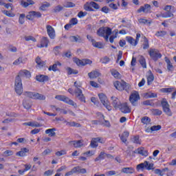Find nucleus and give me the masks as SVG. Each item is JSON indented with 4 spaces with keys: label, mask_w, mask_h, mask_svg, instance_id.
<instances>
[{
    "label": "nucleus",
    "mask_w": 176,
    "mask_h": 176,
    "mask_svg": "<svg viewBox=\"0 0 176 176\" xmlns=\"http://www.w3.org/2000/svg\"><path fill=\"white\" fill-rule=\"evenodd\" d=\"M31 77V72L27 69H22L19 71L18 75L15 78V83H14V90L15 93L18 96H21L23 94V91L24 89H23V82L21 81V78H30Z\"/></svg>",
    "instance_id": "f257e3e1"
},
{
    "label": "nucleus",
    "mask_w": 176,
    "mask_h": 176,
    "mask_svg": "<svg viewBox=\"0 0 176 176\" xmlns=\"http://www.w3.org/2000/svg\"><path fill=\"white\" fill-rule=\"evenodd\" d=\"M75 89V96L81 102H86V98L83 95V91H82V82L80 81H76L74 83Z\"/></svg>",
    "instance_id": "f03ea898"
},
{
    "label": "nucleus",
    "mask_w": 176,
    "mask_h": 176,
    "mask_svg": "<svg viewBox=\"0 0 176 176\" xmlns=\"http://www.w3.org/2000/svg\"><path fill=\"white\" fill-rule=\"evenodd\" d=\"M112 34V28L109 27H101L97 30V35L104 38L106 42L109 40V36Z\"/></svg>",
    "instance_id": "7ed1b4c3"
},
{
    "label": "nucleus",
    "mask_w": 176,
    "mask_h": 176,
    "mask_svg": "<svg viewBox=\"0 0 176 176\" xmlns=\"http://www.w3.org/2000/svg\"><path fill=\"white\" fill-rule=\"evenodd\" d=\"M23 96L32 100H39L40 101H45L46 100V96L37 92L25 91Z\"/></svg>",
    "instance_id": "20e7f679"
},
{
    "label": "nucleus",
    "mask_w": 176,
    "mask_h": 176,
    "mask_svg": "<svg viewBox=\"0 0 176 176\" xmlns=\"http://www.w3.org/2000/svg\"><path fill=\"white\" fill-rule=\"evenodd\" d=\"M83 8L86 12H96L99 10L100 5L94 1H90L85 3Z\"/></svg>",
    "instance_id": "39448f33"
},
{
    "label": "nucleus",
    "mask_w": 176,
    "mask_h": 176,
    "mask_svg": "<svg viewBox=\"0 0 176 176\" xmlns=\"http://www.w3.org/2000/svg\"><path fill=\"white\" fill-rule=\"evenodd\" d=\"M148 55L151 60L155 62L163 57V55L162 53H160V51L156 48H150L148 50Z\"/></svg>",
    "instance_id": "423d86ee"
},
{
    "label": "nucleus",
    "mask_w": 176,
    "mask_h": 176,
    "mask_svg": "<svg viewBox=\"0 0 176 176\" xmlns=\"http://www.w3.org/2000/svg\"><path fill=\"white\" fill-rule=\"evenodd\" d=\"M153 170V164L148 162V161H144L143 163L139 164L136 166L137 171H144V170Z\"/></svg>",
    "instance_id": "0eeeda50"
},
{
    "label": "nucleus",
    "mask_w": 176,
    "mask_h": 176,
    "mask_svg": "<svg viewBox=\"0 0 176 176\" xmlns=\"http://www.w3.org/2000/svg\"><path fill=\"white\" fill-rule=\"evenodd\" d=\"M98 97L100 100V102L104 105V107L107 109V111H112V106H111V103L108 100V98L104 94H99Z\"/></svg>",
    "instance_id": "6e6552de"
},
{
    "label": "nucleus",
    "mask_w": 176,
    "mask_h": 176,
    "mask_svg": "<svg viewBox=\"0 0 176 176\" xmlns=\"http://www.w3.org/2000/svg\"><path fill=\"white\" fill-rule=\"evenodd\" d=\"M86 173H87V170H86V168H80V166H75L70 171L67 172L65 174V176H71L76 173L86 174Z\"/></svg>",
    "instance_id": "1a4fd4ad"
},
{
    "label": "nucleus",
    "mask_w": 176,
    "mask_h": 176,
    "mask_svg": "<svg viewBox=\"0 0 176 176\" xmlns=\"http://www.w3.org/2000/svg\"><path fill=\"white\" fill-rule=\"evenodd\" d=\"M140 99V94L137 91L131 94L129 96V101L133 107H137V105H138V100Z\"/></svg>",
    "instance_id": "9d476101"
},
{
    "label": "nucleus",
    "mask_w": 176,
    "mask_h": 176,
    "mask_svg": "<svg viewBox=\"0 0 176 176\" xmlns=\"http://www.w3.org/2000/svg\"><path fill=\"white\" fill-rule=\"evenodd\" d=\"M56 100L58 101H63V102H65V104H68L69 105H72V107H76V103L74 102V100L69 99V98L63 96V95H57L55 96Z\"/></svg>",
    "instance_id": "9b49d317"
},
{
    "label": "nucleus",
    "mask_w": 176,
    "mask_h": 176,
    "mask_svg": "<svg viewBox=\"0 0 176 176\" xmlns=\"http://www.w3.org/2000/svg\"><path fill=\"white\" fill-rule=\"evenodd\" d=\"M161 105L164 113H166L167 116H173V112H171V109H170V104L166 98H164L161 101Z\"/></svg>",
    "instance_id": "f8f14e48"
},
{
    "label": "nucleus",
    "mask_w": 176,
    "mask_h": 176,
    "mask_svg": "<svg viewBox=\"0 0 176 176\" xmlns=\"http://www.w3.org/2000/svg\"><path fill=\"white\" fill-rule=\"evenodd\" d=\"M41 17H42V13L36 11H30L26 16V19H28V20H32L34 19H41Z\"/></svg>",
    "instance_id": "ddd939ff"
},
{
    "label": "nucleus",
    "mask_w": 176,
    "mask_h": 176,
    "mask_svg": "<svg viewBox=\"0 0 176 176\" xmlns=\"http://www.w3.org/2000/svg\"><path fill=\"white\" fill-rule=\"evenodd\" d=\"M73 61L76 63L77 65H80L81 67H85V65H87V64H91V60L89 59H84L80 60L78 58H73Z\"/></svg>",
    "instance_id": "4468645a"
},
{
    "label": "nucleus",
    "mask_w": 176,
    "mask_h": 176,
    "mask_svg": "<svg viewBox=\"0 0 176 176\" xmlns=\"http://www.w3.org/2000/svg\"><path fill=\"white\" fill-rule=\"evenodd\" d=\"M47 34L50 39H54L56 38V31L54 28L50 25L46 26Z\"/></svg>",
    "instance_id": "2eb2a0df"
},
{
    "label": "nucleus",
    "mask_w": 176,
    "mask_h": 176,
    "mask_svg": "<svg viewBox=\"0 0 176 176\" xmlns=\"http://www.w3.org/2000/svg\"><path fill=\"white\" fill-rule=\"evenodd\" d=\"M119 109L121 112H122V113H130V112H131V108H130L127 102L121 104Z\"/></svg>",
    "instance_id": "dca6fc26"
},
{
    "label": "nucleus",
    "mask_w": 176,
    "mask_h": 176,
    "mask_svg": "<svg viewBox=\"0 0 176 176\" xmlns=\"http://www.w3.org/2000/svg\"><path fill=\"white\" fill-rule=\"evenodd\" d=\"M49 43H50L49 38L47 37H43L40 41V44L37 45V47H47Z\"/></svg>",
    "instance_id": "f3484780"
},
{
    "label": "nucleus",
    "mask_w": 176,
    "mask_h": 176,
    "mask_svg": "<svg viewBox=\"0 0 176 176\" xmlns=\"http://www.w3.org/2000/svg\"><path fill=\"white\" fill-rule=\"evenodd\" d=\"M151 5L149 4H144V6H141L138 10V13H141L143 12V13H151Z\"/></svg>",
    "instance_id": "a211bd4d"
},
{
    "label": "nucleus",
    "mask_w": 176,
    "mask_h": 176,
    "mask_svg": "<svg viewBox=\"0 0 176 176\" xmlns=\"http://www.w3.org/2000/svg\"><path fill=\"white\" fill-rule=\"evenodd\" d=\"M62 64L60 63V61H56L55 63L52 65H50L48 67V71H53V72H57V71H60V69H58V67H61Z\"/></svg>",
    "instance_id": "6ab92c4d"
},
{
    "label": "nucleus",
    "mask_w": 176,
    "mask_h": 176,
    "mask_svg": "<svg viewBox=\"0 0 176 176\" xmlns=\"http://www.w3.org/2000/svg\"><path fill=\"white\" fill-rule=\"evenodd\" d=\"M69 144L73 145L74 148H82V146H83V140H72L69 142Z\"/></svg>",
    "instance_id": "aec40b11"
},
{
    "label": "nucleus",
    "mask_w": 176,
    "mask_h": 176,
    "mask_svg": "<svg viewBox=\"0 0 176 176\" xmlns=\"http://www.w3.org/2000/svg\"><path fill=\"white\" fill-rule=\"evenodd\" d=\"M36 80L40 82V83H43L49 80V76L43 74H40L36 76Z\"/></svg>",
    "instance_id": "412c9836"
},
{
    "label": "nucleus",
    "mask_w": 176,
    "mask_h": 176,
    "mask_svg": "<svg viewBox=\"0 0 176 176\" xmlns=\"http://www.w3.org/2000/svg\"><path fill=\"white\" fill-rule=\"evenodd\" d=\"M112 100V105L116 109H118V108H120V106L122 105V103H120V100H119V98L112 96L111 97Z\"/></svg>",
    "instance_id": "4be33fe9"
},
{
    "label": "nucleus",
    "mask_w": 176,
    "mask_h": 176,
    "mask_svg": "<svg viewBox=\"0 0 176 176\" xmlns=\"http://www.w3.org/2000/svg\"><path fill=\"white\" fill-rule=\"evenodd\" d=\"M165 62L166 63V68L168 69V72H173L175 67L173 63H171V60H170L168 58L165 57Z\"/></svg>",
    "instance_id": "5701e85b"
},
{
    "label": "nucleus",
    "mask_w": 176,
    "mask_h": 176,
    "mask_svg": "<svg viewBox=\"0 0 176 176\" xmlns=\"http://www.w3.org/2000/svg\"><path fill=\"white\" fill-rule=\"evenodd\" d=\"M113 85L116 89L119 91H123V90L126 89V85L119 81L114 82Z\"/></svg>",
    "instance_id": "b1692460"
},
{
    "label": "nucleus",
    "mask_w": 176,
    "mask_h": 176,
    "mask_svg": "<svg viewBox=\"0 0 176 176\" xmlns=\"http://www.w3.org/2000/svg\"><path fill=\"white\" fill-rule=\"evenodd\" d=\"M138 153L141 155V156H144V157H146L149 156V152L148 150L145 149L144 147H140L138 148Z\"/></svg>",
    "instance_id": "393cba45"
},
{
    "label": "nucleus",
    "mask_w": 176,
    "mask_h": 176,
    "mask_svg": "<svg viewBox=\"0 0 176 176\" xmlns=\"http://www.w3.org/2000/svg\"><path fill=\"white\" fill-rule=\"evenodd\" d=\"M30 5H35V1L33 0H21V6L23 8H28Z\"/></svg>",
    "instance_id": "a878e982"
},
{
    "label": "nucleus",
    "mask_w": 176,
    "mask_h": 176,
    "mask_svg": "<svg viewBox=\"0 0 176 176\" xmlns=\"http://www.w3.org/2000/svg\"><path fill=\"white\" fill-rule=\"evenodd\" d=\"M148 76H147V86H151L152 83H153V80H155V76L153 75V73H152V71H148Z\"/></svg>",
    "instance_id": "bb28decb"
},
{
    "label": "nucleus",
    "mask_w": 176,
    "mask_h": 176,
    "mask_svg": "<svg viewBox=\"0 0 176 176\" xmlns=\"http://www.w3.org/2000/svg\"><path fill=\"white\" fill-rule=\"evenodd\" d=\"M30 152V150L27 148H22L20 151L16 153V156H20L21 157H24L27 156V153Z\"/></svg>",
    "instance_id": "cd10ccee"
},
{
    "label": "nucleus",
    "mask_w": 176,
    "mask_h": 176,
    "mask_svg": "<svg viewBox=\"0 0 176 176\" xmlns=\"http://www.w3.org/2000/svg\"><path fill=\"white\" fill-rule=\"evenodd\" d=\"M23 167H25L24 169L18 170V173L20 174V175H24V173H26V171H30L32 166L31 164H23Z\"/></svg>",
    "instance_id": "c85d7f7f"
},
{
    "label": "nucleus",
    "mask_w": 176,
    "mask_h": 176,
    "mask_svg": "<svg viewBox=\"0 0 176 176\" xmlns=\"http://www.w3.org/2000/svg\"><path fill=\"white\" fill-rule=\"evenodd\" d=\"M101 74L98 71H92L88 73V76L90 79H96L100 76Z\"/></svg>",
    "instance_id": "c756f323"
},
{
    "label": "nucleus",
    "mask_w": 176,
    "mask_h": 176,
    "mask_svg": "<svg viewBox=\"0 0 176 176\" xmlns=\"http://www.w3.org/2000/svg\"><path fill=\"white\" fill-rule=\"evenodd\" d=\"M129 135H130V133L129 131H124L121 136H120V138L122 142L126 144V142H127V138H129Z\"/></svg>",
    "instance_id": "7c9ffc66"
},
{
    "label": "nucleus",
    "mask_w": 176,
    "mask_h": 176,
    "mask_svg": "<svg viewBox=\"0 0 176 176\" xmlns=\"http://www.w3.org/2000/svg\"><path fill=\"white\" fill-rule=\"evenodd\" d=\"M121 171L124 173V174H134L135 170L133 167H126L122 168Z\"/></svg>",
    "instance_id": "2f4dec72"
},
{
    "label": "nucleus",
    "mask_w": 176,
    "mask_h": 176,
    "mask_svg": "<svg viewBox=\"0 0 176 176\" xmlns=\"http://www.w3.org/2000/svg\"><path fill=\"white\" fill-rule=\"evenodd\" d=\"M35 61L37 63L38 68H43V67L46 65V61L42 60L39 56L36 57Z\"/></svg>",
    "instance_id": "473e14b6"
},
{
    "label": "nucleus",
    "mask_w": 176,
    "mask_h": 176,
    "mask_svg": "<svg viewBox=\"0 0 176 176\" xmlns=\"http://www.w3.org/2000/svg\"><path fill=\"white\" fill-rule=\"evenodd\" d=\"M64 123H65L66 126H69V127H82L80 124L75 122H68L65 120Z\"/></svg>",
    "instance_id": "72a5a7b5"
},
{
    "label": "nucleus",
    "mask_w": 176,
    "mask_h": 176,
    "mask_svg": "<svg viewBox=\"0 0 176 176\" xmlns=\"http://www.w3.org/2000/svg\"><path fill=\"white\" fill-rule=\"evenodd\" d=\"M98 141H100V139L96 138H92V140H91V143L89 144L91 148H97L98 146Z\"/></svg>",
    "instance_id": "f704fd0d"
},
{
    "label": "nucleus",
    "mask_w": 176,
    "mask_h": 176,
    "mask_svg": "<svg viewBox=\"0 0 176 176\" xmlns=\"http://www.w3.org/2000/svg\"><path fill=\"white\" fill-rule=\"evenodd\" d=\"M70 41L72 42H78L79 43H82V38H80V36H71L69 37Z\"/></svg>",
    "instance_id": "c9c22d12"
},
{
    "label": "nucleus",
    "mask_w": 176,
    "mask_h": 176,
    "mask_svg": "<svg viewBox=\"0 0 176 176\" xmlns=\"http://www.w3.org/2000/svg\"><path fill=\"white\" fill-rule=\"evenodd\" d=\"M141 123H142V124H146V126H148V124H151V118L148 116H144L142 118Z\"/></svg>",
    "instance_id": "e433bc0d"
},
{
    "label": "nucleus",
    "mask_w": 176,
    "mask_h": 176,
    "mask_svg": "<svg viewBox=\"0 0 176 176\" xmlns=\"http://www.w3.org/2000/svg\"><path fill=\"white\" fill-rule=\"evenodd\" d=\"M143 39H144V43L142 44L143 50H146L149 47V40H148V38H146V36H144Z\"/></svg>",
    "instance_id": "4c0bfd02"
},
{
    "label": "nucleus",
    "mask_w": 176,
    "mask_h": 176,
    "mask_svg": "<svg viewBox=\"0 0 176 176\" xmlns=\"http://www.w3.org/2000/svg\"><path fill=\"white\" fill-rule=\"evenodd\" d=\"M106 153L104 151L100 152V153L98 155V156L95 158L94 162H100V160H104L106 157Z\"/></svg>",
    "instance_id": "58836bf2"
},
{
    "label": "nucleus",
    "mask_w": 176,
    "mask_h": 176,
    "mask_svg": "<svg viewBox=\"0 0 176 176\" xmlns=\"http://www.w3.org/2000/svg\"><path fill=\"white\" fill-rule=\"evenodd\" d=\"M151 112L154 116H160L163 113V111L159 109H152Z\"/></svg>",
    "instance_id": "ea45409f"
},
{
    "label": "nucleus",
    "mask_w": 176,
    "mask_h": 176,
    "mask_svg": "<svg viewBox=\"0 0 176 176\" xmlns=\"http://www.w3.org/2000/svg\"><path fill=\"white\" fill-rule=\"evenodd\" d=\"M56 129L52 128V129H49L45 130V134H49L50 137H55L56 135Z\"/></svg>",
    "instance_id": "a19ab883"
},
{
    "label": "nucleus",
    "mask_w": 176,
    "mask_h": 176,
    "mask_svg": "<svg viewBox=\"0 0 176 176\" xmlns=\"http://www.w3.org/2000/svg\"><path fill=\"white\" fill-rule=\"evenodd\" d=\"M126 42H128V43H130L131 46H137V45H135V39L132 36H126Z\"/></svg>",
    "instance_id": "79ce46f5"
},
{
    "label": "nucleus",
    "mask_w": 176,
    "mask_h": 176,
    "mask_svg": "<svg viewBox=\"0 0 176 176\" xmlns=\"http://www.w3.org/2000/svg\"><path fill=\"white\" fill-rule=\"evenodd\" d=\"M67 71L68 75H78V74H79V71L74 69L71 67H67Z\"/></svg>",
    "instance_id": "37998d69"
},
{
    "label": "nucleus",
    "mask_w": 176,
    "mask_h": 176,
    "mask_svg": "<svg viewBox=\"0 0 176 176\" xmlns=\"http://www.w3.org/2000/svg\"><path fill=\"white\" fill-rule=\"evenodd\" d=\"M23 106L25 109H31V107H32V103L27 100H23Z\"/></svg>",
    "instance_id": "c03bdc74"
},
{
    "label": "nucleus",
    "mask_w": 176,
    "mask_h": 176,
    "mask_svg": "<svg viewBox=\"0 0 176 176\" xmlns=\"http://www.w3.org/2000/svg\"><path fill=\"white\" fill-rule=\"evenodd\" d=\"M138 21L140 24H152V22L149 20L142 18L138 19Z\"/></svg>",
    "instance_id": "a18cd8bd"
},
{
    "label": "nucleus",
    "mask_w": 176,
    "mask_h": 176,
    "mask_svg": "<svg viewBox=\"0 0 176 176\" xmlns=\"http://www.w3.org/2000/svg\"><path fill=\"white\" fill-rule=\"evenodd\" d=\"M111 75H113V76L116 78V79H120V73H119L118 70H111Z\"/></svg>",
    "instance_id": "49530a36"
},
{
    "label": "nucleus",
    "mask_w": 176,
    "mask_h": 176,
    "mask_svg": "<svg viewBox=\"0 0 176 176\" xmlns=\"http://www.w3.org/2000/svg\"><path fill=\"white\" fill-rule=\"evenodd\" d=\"M92 45L94 47H97L98 49H102L104 47V45H102V43L100 42L94 41L92 43Z\"/></svg>",
    "instance_id": "de8ad7c7"
},
{
    "label": "nucleus",
    "mask_w": 176,
    "mask_h": 176,
    "mask_svg": "<svg viewBox=\"0 0 176 176\" xmlns=\"http://www.w3.org/2000/svg\"><path fill=\"white\" fill-rule=\"evenodd\" d=\"M143 105H146L149 107H155V103L153 100H147L143 102Z\"/></svg>",
    "instance_id": "09e8293b"
},
{
    "label": "nucleus",
    "mask_w": 176,
    "mask_h": 176,
    "mask_svg": "<svg viewBox=\"0 0 176 176\" xmlns=\"http://www.w3.org/2000/svg\"><path fill=\"white\" fill-rule=\"evenodd\" d=\"M165 35H167V32L164 30L158 31L155 33V36L157 37H163L165 36Z\"/></svg>",
    "instance_id": "8fccbe9b"
},
{
    "label": "nucleus",
    "mask_w": 176,
    "mask_h": 176,
    "mask_svg": "<svg viewBox=\"0 0 176 176\" xmlns=\"http://www.w3.org/2000/svg\"><path fill=\"white\" fill-rule=\"evenodd\" d=\"M140 64L143 68H146V60L144 56H142L139 60Z\"/></svg>",
    "instance_id": "3c124183"
},
{
    "label": "nucleus",
    "mask_w": 176,
    "mask_h": 176,
    "mask_svg": "<svg viewBox=\"0 0 176 176\" xmlns=\"http://www.w3.org/2000/svg\"><path fill=\"white\" fill-rule=\"evenodd\" d=\"M162 17L164 19H168L170 17H174V14H173L171 12H166L162 14Z\"/></svg>",
    "instance_id": "603ef678"
},
{
    "label": "nucleus",
    "mask_w": 176,
    "mask_h": 176,
    "mask_svg": "<svg viewBox=\"0 0 176 176\" xmlns=\"http://www.w3.org/2000/svg\"><path fill=\"white\" fill-rule=\"evenodd\" d=\"M25 19V14H21L19 19V24H21V25L24 24Z\"/></svg>",
    "instance_id": "864d4df0"
},
{
    "label": "nucleus",
    "mask_w": 176,
    "mask_h": 176,
    "mask_svg": "<svg viewBox=\"0 0 176 176\" xmlns=\"http://www.w3.org/2000/svg\"><path fill=\"white\" fill-rule=\"evenodd\" d=\"M145 96L147 98H156L157 97V94L155 93H146Z\"/></svg>",
    "instance_id": "5fc2aeb1"
},
{
    "label": "nucleus",
    "mask_w": 176,
    "mask_h": 176,
    "mask_svg": "<svg viewBox=\"0 0 176 176\" xmlns=\"http://www.w3.org/2000/svg\"><path fill=\"white\" fill-rule=\"evenodd\" d=\"M25 40L26 42H30V41H32V42H36V38L32 36H25Z\"/></svg>",
    "instance_id": "6e6d98bb"
},
{
    "label": "nucleus",
    "mask_w": 176,
    "mask_h": 176,
    "mask_svg": "<svg viewBox=\"0 0 176 176\" xmlns=\"http://www.w3.org/2000/svg\"><path fill=\"white\" fill-rule=\"evenodd\" d=\"M3 156L5 157H8V156H13V151L11 150H6L3 153Z\"/></svg>",
    "instance_id": "4d7b16f0"
},
{
    "label": "nucleus",
    "mask_w": 176,
    "mask_h": 176,
    "mask_svg": "<svg viewBox=\"0 0 176 176\" xmlns=\"http://www.w3.org/2000/svg\"><path fill=\"white\" fill-rule=\"evenodd\" d=\"M3 13L6 16H8V17H14V16H16V14H13L12 12L8 10H4L3 11Z\"/></svg>",
    "instance_id": "13d9d810"
},
{
    "label": "nucleus",
    "mask_w": 176,
    "mask_h": 176,
    "mask_svg": "<svg viewBox=\"0 0 176 176\" xmlns=\"http://www.w3.org/2000/svg\"><path fill=\"white\" fill-rule=\"evenodd\" d=\"M132 141H133V144H141V142L140 141V136L139 135L133 136V138H132Z\"/></svg>",
    "instance_id": "bf43d9fd"
},
{
    "label": "nucleus",
    "mask_w": 176,
    "mask_h": 176,
    "mask_svg": "<svg viewBox=\"0 0 176 176\" xmlns=\"http://www.w3.org/2000/svg\"><path fill=\"white\" fill-rule=\"evenodd\" d=\"M84 156H94L96 155V151H86L85 153H83Z\"/></svg>",
    "instance_id": "052dcab7"
},
{
    "label": "nucleus",
    "mask_w": 176,
    "mask_h": 176,
    "mask_svg": "<svg viewBox=\"0 0 176 176\" xmlns=\"http://www.w3.org/2000/svg\"><path fill=\"white\" fill-rule=\"evenodd\" d=\"M50 6V3L46 2L45 4H43V5H41V6H40L39 10H40L45 11V10H46V8H49Z\"/></svg>",
    "instance_id": "680f3d73"
},
{
    "label": "nucleus",
    "mask_w": 176,
    "mask_h": 176,
    "mask_svg": "<svg viewBox=\"0 0 176 176\" xmlns=\"http://www.w3.org/2000/svg\"><path fill=\"white\" fill-rule=\"evenodd\" d=\"M69 23L73 27V25H76L78 24V19L76 18H72Z\"/></svg>",
    "instance_id": "e2e57ef3"
},
{
    "label": "nucleus",
    "mask_w": 176,
    "mask_h": 176,
    "mask_svg": "<svg viewBox=\"0 0 176 176\" xmlns=\"http://www.w3.org/2000/svg\"><path fill=\"white\" fill-rule=\"evenodd\" d=\"M118 32H116L115 35L110 36V37H109L110 43H113V41H115V39H116V38H118Z\"/></svg>",
    "instance_id": "0e129e2a"
},
{
    "label": "nucleus",
    "mask_w": 176,
    "mask_h": 176,
    "mask_svg": "<svg viewBox=\"0 0 176 176\" xmlns=\"http://www.w3.org/2000/svg\"><path fill=\"white\" fill-rule=\"evenodd\" d=\"M56 156H63V155H67V151L66 150H61L60 151H57L55 153Z\"/></svg>",
    "instance_id": "69168bd1"
},
{
    "label": "nucleus",
    "mask_w": 176,
    "mask_h": 176,
    "mask_svg": "<svg viewBox=\"0 0 176 176\" xmlns=\"http://www.w3.org/2000/svg\"><path fill=\"white\" fill-rule=\"evenodd\" d=\"M173 89V88H162L161 89L162 93H172Z\"/></svg>",
    "instance_id": "338daca9"
},
{
    "label": "nucleus",
    "mask_w": 176,
    "mask_h": 176,
    "mask_svg": "<svg viewBox=\"0 0 176 176\" xmlns=\"http://www.w3.org/2000/svg\"><path fill=\"white\" fill-rule=\"evenodd\" d=\"M53 173H54V171L53 170H52V169H50L48 170H46L44 173L43 175L44 176H52V175H53Z\"/></svg>",
    "instance_id": "774afa93"
}]
</instances>
